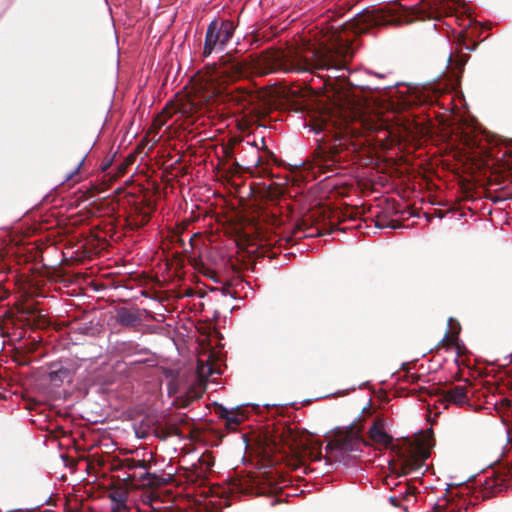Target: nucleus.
Returning <instances> with one entry per match:
<instances>
[{"instance_id": "nucleus-9", "label": "nucleus", "mask_w": 512, "mask_h": 512, "mask_svg": "<svg viewBox=\"0 0 512 512\" xmlns=\"http://www.w3.org/2000/svg\"><path fill=\"white\" fill-rule=\"evenodd\" d=\"M221 416L226 420L227 425H238L244 420V415L238 411L221 407Z\"/></svg>"}, {"instance_id": "nucleus-7", "label": "nucleus", "mask_w": 512, "mask_h": 512, "mask_svg": "<svg viewBox=\"0 0 512 512\" xmlns=\"http://www.w3.org/2000/svg\"><path fill=\"white\" fill-rule=\"evenodd\" d=\"M369 436L375 444L384 447H387L392 441V437L385 430L384 422L381 419L374 421L369 429Z\"/></svg>"}, {"instance_id": "nucleus-18", "label": "nucleus", "mask_w": 512, "mask_h": 512, "mask_svg": "<svg viewBox=\"0 0 512 512\" xmlns=\"http://www.w3.org/2000/svg\"><path fill=\"white\" fill-rule=\"evenodd\" d=\"M375 76H377V77H383L384 75H383V74H375Z\"/></svg>"}, {"instance_id": "nucleus-4", "label": "nucleus", "mask_w": 512, "mask_h": 512, "mask_svg": "<svg viewBox=\"0 0 512 512\" xmlns=\"http://www.w3.org/2000/svg\"><path fill=\"white\" fill-rule=\"evenodd\" d=\"M235 25L230 20H213L208 25L203 48V56L208 57L213 52H222L232 40Z\"/></svg>"}, {"instance_id": "nucleus-12", "label": "nucleus", "mask_w": 512, "mask_h": 512, "mask_svg": "<svg viewBox=\"0 0 512 512\" xmlns=\"http://www.w3.org/2000/svg\"><path fill=\"white\" fill-rule=\"evenodd\" d=\"M358 23L365 22L368 25H380L382 24V20L380 19V16L376 12H367L359 17L357 20Z\"/></svg>"}, {"instance_id": "nucleus-17", "label": "nucleus", "mask_w": 512, "mask_h": 512, "mask_svg": "<svg viewBox=\"0 0 512 512\" xmlns=\"http://www.w3.org/2000/svg\"><path fill=\"white\" fill-rule=\"evenodd\" d=\"M84 162V158L79 162V164L77 165V167L70 173V175L67 177V179H71L75 174L78 173L80 167L82 166Z\"/></svg>"}, {"instance_id": "nucleus-3", "label": "nucleus", "mask_w": 512, "mask_h": 512, "mask_svg": "<svg viewBox=\"0 0 512 512\" xmlns=\"http://www.w3.org/2000/svg\"><path fill=\"white\" fill-rule=\"evenodd\" d=\"M365 441L357 426L346 427L339 431L326 447V458L332 462H345L355 458L362 450Z\"/></svg>"}, {"instance_id": "nucleus-13", "label": "nucleus", "mask_w": 512, "mask_h": 512, "mask_svg": "<svg viewBox=\"0 0 512 512\" xmlns=\"http://www.w3.org/2000/svg\"><path fill=\"white\" fill-rule=\"evenodd\" d=\"M168 393L170 396L178 398L186 394L187 389L185 387H180L177 380H173L169 383Z\"/></svg>"}, {"instance_id": "nucleus-6", "label": "nucleus", "mask_w": 512, "mask_h": 512, "mask_svg": "<svg viewBox=\"0 0 512 512\" xmlns=\"http://www.w3.org/2000/svg\"><path fill=\"white\" fill-rule=\"evenodd\" d=\"M429 451L420 446H410L401 454V462L404 473L416 472L422 469Z\"/></svg>"}, {"instance_id": "nucleus-5", "label": "nucleus", "mask_w": 512, "mask_h": 512, "mask_svg": "<svg viewBox=\"0 0 512 512\" xmlns=\"http://www.w3.org/2000/svg\"><path fill=\"white\" fill-rule=\"evenodd\" d=\"M345 123L348 125L351 123V132L355 133L360 128L367 131H379L384 129L385 123L380 119L379 115L373 113L363 103H352L345 111L344 115Z\"/></svg>"}, {"instance_id": "nucleus-16", "label": "nucleus", "mask_w": 512, "mask_h": 512, "mask_svg": "<svg viewBox=\"0 0 512 512\" xmlns=\"http://www.w3.org/2000/svg\"><path fill=\"white\" fill-rule=\"evenodd\" d=\"M163 508V502L160 496L154 501V505H151L148 509L140 508L141 512H161Z\"/></svg>"}, {"instance_id": "nucleus-2", "label": "nucleus", "mask_w": 512, "mask_h": 512, "mask_svg": "<svg viewBox=\"0 0 512 512\" xmlns=\"http://www.w3.org/2000/svg\"><path fill=\"white\" fill-rule=\"evenodd\" d=\"M243 73V67L240 63H224L214 69V74L210 75L205 81L207 83L213 82L216 77H223L226 80H235ZM202 84H197L196 95L189 102V108L183 107V113H194L199 111L203 105L210 106L220 99V90L216 88L213 83H210V88L202 91Z\"/></svg>"}, {"instance_id": "nucleus-8", "label": "nucleus", "mask_w": 512, "mask_h": 512, "mask_svg": "<svg viewBox=\"0 0 512 512\" xmlns=\"http://www.w3.org/2000/svg\"><path fill=\"white\" fill-rule=\"evenodd\" d=\"M466 389L463 386H456L446 393V399L450 403L462 404L466 401Z\"/></svg>"}, {"instance_id": "nucleus-10", "label": "nucleus", "mask_w": 512, "mask_h": 512, "mask_svg": "<svg viewBox=\"0 0 512 512\" xmlns=\"http://www.w3.org/2000/svg\"><path fill=\"white\" fill-rule=\"evenodd\" d=\"M160 496L157 491L154 490H144L139 498V502L142 505L141 508L148 509L151 505H154V501Z\"/></svg>"}, {"instance_id": "nucleus-15", "label": "nucleus", "mask_w": 512, "mask_h": 512, "mask_svg": "<svg viewBox=\"0 0 512 512\" xmlns=\"http://www.w3.org/2000/svg\"><path fill=\"white\" fill-rule=\"evenodd\" d=\"M213 372H214V370L210 365L204 364L200 360L198 361L197 373H198L199 377H201V378L207 377V376L211 375Z\"/></svg>"}, {"instance_id": "nucleus-14", "label": "nucleus", "mask_w": 512, "mask_h": 512, "mask_svg": "<svg viewBox=\"0 0 512 512\" xmlns=\"http://www.w3.org/2000/svg\"><path fill=\"white\" fill-rule=\"evenodd\" d=\"M118 321H119V323H121L125 326H129L134 323L135 317L133 314H131L128 311H121L118 314Z\"/></svg>"}, {"instance_id": "nucleus-11", "label": "nucleus", "mask_w": 512, "mask_h": 512, "mask_svg": "<svg viewBox=\"0 0 512 512\" xmlns=\"http://www.w3.org/2000/svg\"><path fill=\"white\" fill-rule=\"evenodd\" d=\"M111 501L113 502V508L120 510L126 507V494L124 492L116 491L110 494Z\"/></svg>"}, {"instance_id": "nucleus-1", "label": "nucleus", "mask_w": 512, "mask_h": 512, "mask_svg": "<svg viewBox=\"0 0 512 512\" xmlns=\"http://www.w3.org/2000/svg\"><path fill=\"white\" fill-rule=\"evenodd\" d=\"M340 52L336 45L321 44L320 47L309 46L305 49H295L287 53L266 52L255 64L259 74H268L277 70L288 72H312L318 70H333L341 72L334 77H344V63L339 59Z\"/></svg>"}]
</instances>
